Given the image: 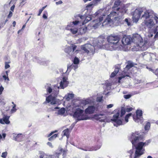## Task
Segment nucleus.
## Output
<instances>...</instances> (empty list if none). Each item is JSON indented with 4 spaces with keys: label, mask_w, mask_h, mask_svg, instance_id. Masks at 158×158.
<instances>
[{
    "label": "nucleus",
    "mask_w": 158,
    "mask_h": 158,
    "mask_svg": "<svg viewBox=\"0 0 158 158\" xmlns=\"http://www.w3.org/2000/svg\"><path fill=\"white\" fill-rule=\"evenodd\" d=\"M102 10H100L95 13L96 16L99 15L101 16L99 19L94 21V24L93 27L94 29L98 28L101 24H102V26H103L108 25H110L113 23H115L117 25L123 23L124 12L123 9L117 8L116 11L111 12L102 23V22L103 19L105 18L106 15L102 13Z\"/></svg>",
    "instance_id": "obj_1"
},
{
    "label": "nucleus",
    "mask_w": 158,
    "mask_h": 158,
    "mask_svg": "<svg viewBox=\"0 0 158 158\" xmlns=\"http://www.w3.org/2000/svg\"><path fill=\"white\" fill-rule=\"evenodd\" d=\"M142 137L141 135L138 132L133 133L131 135V142L135 147V150L133 158H139L140 156L144 153L145 149L143 147L147 146L150 142V140L146 141L145 142H139L142 140Z\"/></svg>",
    "instance_id": "obj_2"
},
{
    "label": "nucleus",
    "mask_w": 158,
    "mask_h": 158,
    "mask_svg": "<svg viewBox=\"0 0 158 158\" xmlns=\"http://www.w3.org/2000/svg\"><path fill=\"white\" fill-rule=\"evenodd\" d=\"M76 20L69 23L66 27L67 30H70L73 34H75L77 32L79 34L78 29L75 27L81 26V24H85L91 19V16L89 15L85 17L80 14L75 16Z\"/></svg>",
    "instance_id": "obj_3"
},
{
    "label": "nucleus",
    "mask_w": 158,
    "mask_h": 158,
    "mask_svg": "<svg viewBox=\"0 0 158 158\" xmlns=\"http://www.w3.org/2000/svg\"><path fill=\"white\" fill-rule=\"evenodd\" d=\"M120 39L119 36L111 35L107 38L108 43L103 45L101 48L111 51L114 50L118 47Z\"/></svg>",
    "instance_id": "obj_4"
},
{
    "label": "nucleus",
    "mask_w": 158,
    "mask_h": 158,
    "mask_svg": "<svg viewBox=\"0 0 158 158\" xmlns=\"http://www.w3.org/2000/svg\"><path fill=\"white\" fill-rule=\"evenodd\" d=\"M132 41L135 43L136 45L138 47V50L143 51L147 50L150 46L149 42L147 38L143 40L140 35L135 34L133 35Z\"/></svg>",
    "instance_id": "obj_5"
},
{
    "label": "nucleus",
    "mask_w": 158,
    "mask_h": 158,
    "mask_svg": "<svg viewBox=\"0 0 158 158\" xmlns=\"http://www.w3.org/2000/svg\"><path fill=\"white\" fill-rule=\"evenodd\" d=\"M46 90L47 92L49 93H52V94L53 95L52 96V95H50L48 97H47L46 98V101L48 103H49L51 102V103L52 104H55L56 103V96L58 94L59 90H56L55 91H54V90H52V89L50 86H48L47 88L46 89Z\"/></svg>",
    "instance_id": "obj_6"
},
{
    "label": "nucleus",
    "mask_w": 158,
    "mask_h": 158,
    "mask_svg": "<svg viewBox=\"0 0 158 158\" xmlns=\"http://www.w3.org/2000/svg\"><path fill=\"white\" fill-rule=\"evenodd\" d=\"M83 110L82 108H77L76 110H74L75 111L73 114V117L75 118H77L75 124L79 120H85L88 119V118L84 115Z\"/></svg>",
    "instance_id": "obj_7"
},
{
    "label": "nucleus",
    "mask_w": 158,
    "mask_h": 158,
    "mask_svg": "<svg viewBox=\"0 0 158 158\" xmlns=\"http://www.w3.org/2000/svg\"><path fill=\"white\" fill-rule=\"evenodd\" d=\"M96 46L92 45L90 44H86L81 46V48L84 52L89 55H93L94 53Z\"/></svg>",
    "instance_id": "obj_8"
},
{
    "label": "nucleus",
    "mask_w": 158,
    "mask_h": 158,
    "mask_svg": "<svg viewBox=\"0 0 158 158\" xmlns=\"http://www.w3.org/2000/svg\"><path fill=\"white\" fill-rule=\"evenodd\" d=\"M77 46L72 44L70 46H67L64 49V51L69 56H72L77 53L80 50L76 49Z\"/></svg>",
    "instance_id": "obj_9"
},
{
    "label": "nucleus",
    "mask_w": 158,
    "mask_h": 158,
    "mask_svg": "<svg viewBox=\"0 0 158 158\" xmlns=\"http://www.w3.org/2000/svg\"><path fill=\"white\" fill-rule=\"evenodd\" d=\"M134 65V64L133 62L130 61L128 62L127 64L124 68L123 73V74L124 73V75H123L121 77H119V81L122 78H125L126 77H130L129 70L133 67Z\"/></svg>",
    "instance_id": "obj_10"
},
{
    "label": "nucleus",
    "mask_w": 158,
    "mask_h": 158,
    "mask_svg": "<svg viewBox=\"0 0 158 158\" xmlns=\"http://www.w3.org/2000/svg\"><path fill=\"white\" fill-rule=\"evenodd\" d=\"M143 9L142 8H138L136 9L135 11L132 12V19L134 22L137 23L141 15L142 14Z\"/></svg>",
    "instance_id": "obj_11"
},
{
    "label": "nucleus",
    "mask_w": 158,
    "mask_h": 158,
    "mask_svg": "<svg viewBox=\"0 0 158 158\" xmlns=\"http://www.w3.org/2000/svg\"><path fill=\"white\" fill-rule=\"evenodd\" d=\"M153 12L152 10L143 9L141 19L145 21L150 18H152Z\"/></svg>",
    "instance_id": "obj_12"
},
{
    "label": "nucleus",
    "mask_w": 158,
    "mask_h": 158,
    "mask_svg": "<svg viewBox=\"0 0 158 158\" xmlns=\"http://www.w3.org/2000/svg\"><path fill=\"white\" fill-rule=\"evenodd\" d=\"M120 112L118 111L113 116V118L111 119L112 121L114 122V126L117 127L118 125H119L123 124L121 120L118 119V116L119 115Z\"/></svg>",
    "instance_id": "obj_13"
},
{
    "label": "nucleus",
    "mask_w": 158,
    "mask_h": 158,
    "mask_svg": "<svg viewBox=\"0 0 158 158\" xmlns=\"http://www.w3.org/2000/svg\"><path fill=\"white\" fill-rule=\"evenodd\" d=\"M72 108L73 110H76L77 108H82L84 109L81 101L77 99L74 100L72 101L71 103Z\"/></svg>",
    "instance_id": "obj_14"
},
{
    "label": "nucleus",
    "mask_w": 158,
    "mask_h": 158,
    "mask_svg": "<svg viewBox=\"0 0 158 158\" xmlns=\"http://www.w3.org/2000/svg\"><path fill=\"white\" fill-rule=\"evenodd\" d=\"M142 111L141 110H138L136 112V115H133V118L135 122L139 123H142L143 118L142 117Z\"/></svg>",
    "instance_id": "obj_15"
},
{
    "label": "nucleus",
    "mask_w": 158,
    "mask_h": 158,
    "mask_svg": "<svg viewBox=\"0 0 158 158\" xmlns=\"http://www.w3.org/2000/svg\"><path fill=\"white\" fill-rule=\"evenodd\" d=\"M67 78L66 77H64L61 80V81L60 83V86H58L55 85L54 87L56 89V88L58 89L59 88L61 89H64L69 84V82L67 80Z\"/></svg>",
    "instance_id": "obj_16"
},
{
    "label": "nucleus",
    "mask_w": 158,
    "mask_h": 158,
    "mask_svg": "<svg viewBox=\"0 0 158 158\" xmlns=\"http://www.w3.org/2000/svg\"><path fill=\"white\" fill-rule=\"evenodd\" d=\"M143 57L147 61H150L152 60V58H155V55L152 53H148L147 52H143L142 53Z\"/></svg>",
    "instance_id": "obj_17"
},
{
    "label": "nucleus",
    "mask_w": 158,
    "mask_h": 158,
    "mask_svg": "<svg viewBox=\"0 0 158 158\" xmlns=\"http://www.w3.org/2000/svg\"><path fill=\"white\" fill-rule=\"evenodd\" d=\"M95 118L96 119L99 120L101 122H108L106 117L105 114H98L95 115Z\"/></svg>",
    "instance_id": "obj_18"
},
{
    "label": "nucleus",
    "mask_w": 158,
    "mask_h": 158,
    "mask_svg": "<svg viewBox=\"0 0 158 158\" xmlns=\"http://www.w3.org/2000/svg\"><path fill=\"white\" fill-rule=\"evenodd\" d=\"M132 41V39L129 36L123 37L122 40V44L124 45L130 44Z\"/></svg>",
    "instance_id": "obj_19"
},
{
    "label": "nucleus",
    "mask_w": 158,
    "mask_h": 158,
    "mask_svg": "<svg viewBox=\"0 0 158 158\" xmlns=\"http://www.w3.org/2000/svg\"><path fill=\"white\" fill-rule=\"evenodd\" d=\"M144 23L148 27L150 28H152L155 25L153 19L151 18L144 21Z\"/></svg>",
    "instance_id": "obj_20"
},
{
    "label": "nucleus",
    "mask_w": 158,
    "mask_h": 158,
    "mask_svg": "<svg viewBox=\"0 0 158 158\" xmlns=\"http://www.w3.org/2000/svg\"><path fill=\"white\" fill-rule=\"evenodd\" d=\"M84 24H81L80 28H78L79 34H80L81 35L85 34V33L87 30V27L86 26H84Z\"/></svg>",
    "instance_id": "obj_21"
},
{
    "label": "nucleus",
    "mask_w": 158,
    "mask_h": 158,
    "mask_svg": "<svg viewBox=\"0 0 158 158\" xmlns=\"http://www.w3.org/2000/svg\"><path fill=\"white\" fill-rule=\"evenodd\" d=\"M95 110L96 108L94 106H90L85 110V112L86 114H92L94 113Z\"/></svg>",
    "instance_id": "obj_22"
},
{
    "label": "nucleus",
    "mask_w": 158,
    "mask_h": 158,
    "mask_svg": "<svg viewBox=\"0 0 158 158\" xmlns=\"http://www.w3.org/2000/svg\"><path fill=\"white\" fill-rule=\"evenodd\" d=\"M64 153L61 152L59 153H56V157L54 158V157H47L46 158H63ZM44 155L43 154H41L40 156V158H44Z\"/></svg>",
    "instance_id": "obj_23"
},
{
    "label": "nucleus",
    "mask_w": 158,
    "mask_h": 158,
    "mask_svg": "<svg viewBox=\"0 0 158 158\" xmlns=\"http://www.w3.org/2000/svg\"><path fill=\"white\" fill-rule=\"evenodd\" d=\"M9 117L8 116H5L2 119H0V123L2 124H4L5 123L6 124H8L10 123V121H9Z\"/></svg>",
    "instance_id": "obj_24"
},
{
    "label": "nucleus",
    "mask_w": 158,
    "mask_h": 158,
    "mask_svg": "<svg viewBox=\"0 0 158 158\" xmlns=\"http://www.w3.org/2000/svg\"><path fill=\"white\" fill-rule=\"evenodd\" d=\"M23 138V136L21 134H18L16 135H13L14 139L15 141H20Z\"/></svg>",
    "instance_id": "obj_25"
},
{
    "label": "nucleus",
    "mask_w": 158,
    "mask_h": 158,
    "mask_svg": "<svg viewBox=\"0 0 158 158\" xmlns=\"http://www.w3.org/2000/svg\"><path fill=\"white\" fill-rule=\"evenodd\" d=\"M78 68V64H72L71 65L69 66H68L67 70L66 71V72L67 71H69V72L70 71L71 69H73L75 70Z\"/></svg>",
    "instance_id": "obj_26"
},
{
    "label": "nucleus",
    "mask_w": 158,
    "mask_h": 158,
    "mask_svg": "<svg viewBox=\"0 0 158 158\" xmlns=\"http://www.w3.org/2000/svg\"><path fill=\"white\" fill-rule=\"evenodd\" d=\"M121 2V0H116L115 1L114 5L112 7L113 10H114V11H115V10H116V9L118 8L117 7L119 5Z\"/></svg>",
    "instance_id": "obj_27"
},
{
    "label": "nucleus",
    "mask_w": 158,
    "mask_h": 158,
    "mask_svg": "<svg viewBox=\"0 0 158 158\" xmlns=\"http://www.w3.org/2000/svg\"><path fill=\"white\" fill-rule=\"evenodd\" d=\"M119 68L118 67H116L114 71L110 75L111 77H114L118 73L119 71Z\"/></svg>",
    "instance_id": "obj_28"
},
{
    "label": "nucleus",
    "mask_w": 158,
    "mask_h": 158,
    "mask_svg": "<svg viewBox=\"0 0 158 158\" xmlns=\"http://www.w3.org/2000/svg\"><path fill=\"white\" fill-rule=\"evenodd\" d=\"M101 0H94V1H95V2H94L93 3H90L86 7V9L87 10H88L89 8H91L92 6L93 5H96L97 3L99 2Z\"/></svg>",
    "instance_id": "obj_29"
},
{
    "label": "nucleus",
    "mask_w": 158,
    "mask_h": 158,
    "mask_svg": "<svg viewBox=\"0 0 158 158\" xmlns=\"http://www.w3.org/2000/svg\"><path fill=\"white\" fill-rule=\"evenodd\" d=\"M152 18H153L155 20L156 23L158 24V15L154 12H153Z\"/></svg>",
    "instance_id": "obj_30"
},
{
    "label": "nucleus",
    "mask_w": 158,
    "mask_h": 158,
    "mask_svg": "<svg viewBox=\"0 0 158 158\" xmlns=\"http://www.w3.org/2000/svg\"><path fill=\"white\" fill-rule=\"evenodd\" d=\"M62 133L63 135V136H66L67 138H68L69 137V129L67 128L65 129L62 131Z\"/></svg>",
    "instance_id": "obj_31"
},
{
    "label": "nucleus",
    "mask_w": 158,
    "mask_h": 158,
    "mask_svg": "<svg viewBox=\"0 0 158 158\" xmlns=\"http://www.w3.org/2000/svg\"><path fill=\"white\" fill-rule=\"evenodd\" d=\"M82 103V105L83 107L85 106V105L86 104H88L91 102V101L89 99H86L85 100H83L81 101Z\"/></svg>",
    "instance_id": "obj_32"
},
{
    "label": "nucleus",
    "mask_w": 158,
    "mask_h": 158,
    "mask_svg": "<svg viewBox=\"0 0 158 158\" xmlns=\"http://www.w3.org/2000/svg\"><path fill=\"white\" fill-rule=\"evenodd\" d=\"M74 97V94H73L69 93L67 96H66V99L68 101L72 99Z\"/></svg>",
    "instance_id": "obj_33"
},
{
    "label": "nucleus",
    "mask_w": 158,
    "mask_h": 158,
    "mask_svg": "<svg viewBox=\"0 0 158 158\" xmlns=\"http://www.w3.org/2000/svg\"><path fill=\"white\" fill-rule=\"evenodd\" d=\"M65 109L64 108H62L58 110V114L60 115H62L65 113Z\"/></svg>",
    "instance_id": "obj_34"
},
{
    "label": "nucleus",
    "mask_w": 158,
    "mask_h": 158,
    "mask_svg": "<svg viewBox=\"0 0 158 158\" xmlns=\"http://www.w3.org/2000/svg\"><path fill=\"white\" fill-rule=\"evenodd\" d=\"M126 111V108L124 107H122L121 110V116H122L124 115Z\"/></svg>",
    "instance_id": "obj_35"
},
{
    "label": "nucleus",
    "mask_w": 158,
    "mask_h": 158,
    "mask_svg": "<svg viewBox=\"0 0 158 158\" xmlns=\"http://www.w3.org/2000/svg\"><path fill=\"white\" fill-rule=\"evenodd\" d=\"M131 19L129 18H126L124 20L125 22L126 23H127L128 26H130L131 25Z\"/></svg>",
    "instance_id": "obj_36"
},
{
    "label": "nucleus",
    "mask_w": 158,
    "mask_h": 158,
    "mask_svg": "<svg viewBox=\"0 0 158 158\" xmlns=\"http://www.w3.org/2000/svg\"><path fill=\"white\" fill-rule=\"evenodd\" d=\"M150 127V123L149 122L147 123L144 127L145 130H148L149 129Z\"/></svg>",
    "instance_id": "obj_37"
},
{
    "label": "nucleus",
    "mask_w": 158,
    "mask_h": 158,
    "mask_svg": "<svg viewBox=\"0 0 158 158\" xmlns=\"http://www.w3.org/2000/svg\"><path fill=\"white\" fill-rule=\"evenodd\" d=\"M131 113H129L127 114L125 117V121L126 123H127L128 122V118L132 115Z\"/></svg>",
    "instance_id": "obj_38"
},
{
    "label": "nucleus",
    "mask_w": 158,
    "mask_h": 158,
    "mask_svg": "<svg viewBox=\"0 0 158 158\" xmlns=\"http://www.w3.org/2000/svg\"><path fill=\"white\" fill-rule=\"evenodd\" d=\"M79 62V59L76 57H75L73 60V63L74 64H78Z\"/></svg>",
    "instance_id": "obj_39"
},
{
    "label": "nucleus",
    "mask_w": 158,
    "mask_h": 158,
    "mask_svg": "<svg viewBox=\"0 0 158 158\" xmlns=\"http://www.w3.org/2000/svg\"><path fill=\"white\" fill-rule=\"evenodd\" d=\"M57 137V135L55 134L51 137L49 138L48 140L49 141H52L55 139Z\"/></svg>",
    "instance_id": "obj_40"
},
{
    "label": "nucleus",
    "mask_w": 158,
    "mask_h": 158,
    "mask_svg": "<svg viewBox=\"0 0 158 158\" xmlns=\"http://www.w3.org/2000/svg\"><path fill=\"white\" fill-rule=\"evenodd\" d=\"M16 106V105L14 104V106H13L11 110V113H14L16 111L17 109L15 108Z\"/></svg>",
    "instance_id": "obj_41"
},
{
    "label": "nucleus",
    "mask_w": 158,
    "mask_h": 158,
    "mask_svg": "<svg viewBox=\"0 0 158 158\" xmlns=\"http://www.w3.org/2000/svg\"><path fill=\"white\" fill-rule=\"evenodd\" d=\"M102 98L103 96L102 95L98 97L97 98L96 101L98 102H100L102 101Z\"/></svg>",
    "instance_id": "obj_42"
},
{
    "label": "nucleus",
    "mask_w": 158,
    "mask_h": 158,
    "mask_svg": "<svg viewBox=\"0 0 158 158\" xmlns=\"http://www.w3.org/2000/svg\"><path fill=\"white\" fill-rule=\"evenodd\" d=\"M132 96V95L131 94H128L127 95H123V97L126 99H128L130 98Z\"/></svg>",
    "instance_id": "obj_43"
},
{
    "label": "nucleus",
    "mask_w": 158,
    "mask_h": 158,
    "mask_svg": "<svg viewBox=\"0 0 158 158\" xmlns=\"http://www.w3.org/2000/svg\"><path fill=\"white\" fill-rule=\"evenodd\" d=\"M130 154V158H132V155L134 153V151L133 149L131 150L128 152Z\"/></svg>",
    "instance_id": "obj_44"
},
{
    "label": "nucleus",
    "mask_w": 158,
    "mask_h": 158,
    "mask_svg": "<svg viewBox=\"0 0 158 158\" xmlns=\"http://www.w3.org/2000/svg\"><path fill=\"white\" fill-rule=\"evenodd\" d=\"M7 154V153L6 152H3L2 153L1 156L3 158H6Z\"/></svg>",
    "instance_id": "obj_45"
},
{
    "label": "nucleus",
    "mask_w": 158,
    "mask_h": 158,
    "mask_svg": "<svg viewBox=\"0 0 158 158\" xmlns=\"http://www.w3.org/2000/svg\"><path fill=\"white\" fill-rule=\"evenodd\" d=\"M3 77V78L5 80H7L8 81H9V79L8 77V76H7L6 75H4L2 76Z\"/></svg>",
    "instance_id": "obj_46"
},
{
    "label": "nucleus",
    "mask_w": 158,
    "mask_h": 158,
    "mask_svg": "<svg viewBox=\"0 0 158 158\" xmlns=\"http://www.w3.org/2000/svg\"><path fill=\"white\" fill-rule=\"evenodd\" d=\"M12 12L11 11H10L9 14L7 16V18H10L12 16Z\"/></svg>",
    "instance_id": "obj_47"
},
{
    "label": "nucleus",
    "mask_w": 158,
    "mask_h": 158,
    "mask_svg": "<svg viewBox=\"0 0 158 158\" xmlns=\"http://www.w3.org/2000/svg\"><path fill=\"white\" fill-rule=\"evenodd\" d=\"M153 33H148V36L149 37V38H150V37H152L153 36Z\"/></svg>",
    "instance_id": "obj_48"
},
{
    "label": "nucleus",
    "mask_w": 158,
    "mask_h": 158,
    "mask_svg": "<svg viewBox=\"0 0 158 158\" xmlns=\"http://www.w3.org/2000/svg\"><path fill=\"white\" fill-rule=\"evenodd\" d=\"M132 110V108H129L126 109V110L127 112H129L131 111Z\"/></svg>",
    "instance_id": "obj_49"
},
{
    "label": "nucleus",
    "mask_w": 158,
    "mask_h": 158,
    "mask_svg": "<svg viewBox=\"0 0 158 158\" xmlns=\"http://www.w3.org/2000/svg\"><path fill=\"white\" fill-rule=\"evenodd\" d=\"M113 106V104H110L107 106V108L108 109L112 107Z\"/></svg>",
    "instance_id": "obj_50"
},
{
    "label": "nucleus",
    "mask_w": 158,
    "mask_h": 158,
    "mask_svg": "<svg viewBox=\"0 0 158 158\" xmlns=\"http://www.w3.org/2000/svg\"><path fill=\"white\" fill-rule=\"evenodd\" d=\"M10 67V66L9 64H7L6 63H5V68L6 69H7V68H9Z\"/></svg>",
    "instance_id": "obj_51"
},
{
    "label": "nucleus",
    "mask_w": 158,
    "mask_h": 158,
    "mask_svg": "<svg viewBox=\"0 0 158 158\" xmlns=\"http://www.w3.org/2000/svg\"><path fill=\"white\" fill-rule=\"evenodd\" d=\"M47 144L51 148L53 147V146L52 144V143L50 142H48L47 143Z\"/></svg>",
    "instance_id": "obj_52"
},
{
    "label": "nucleus",
    "mask_w": 158,
    "mask_h": 158,
    "mask_svg": "<svg viewBox=\"0 0 158 158\" xmlns=\"http://www.w3.org/2000/svg\"><path fill=\"white\" fill-rule=\"evenodd\" d=\"M62 3V2L61 0H60V1H59L58 2H56V5L61 4Z\"/></svg>",
    "instance_id": "obj_53"
},
{
    "label": "nucleus",
    "mask_w": 158,
    "mask_h": 158,
    "mask_svg": "<svg viewBox=\"0 0 158 158\" xmlns=\"http://www.w3.org/2000/svg\"><path fill=\"white\" fill-rule=\"evenodd\" d=\"M154 73L156 75H158V69H157L154 72Z\"/></svg>",
    "instance_id": "obj_54"
},
{
    "label": "nucleus",
    "mask_w": 158,
    "mask_h": 158,
    "mask_svg": "<svg viewBox=\"0 0 158 158\" xmlns=\"http://www.w3.org/2000/svg\"><path fill=\"white\" fill-rule=\"evenodd\" d=\"M15 7V5H13L10 8V10L13 11Z\"/></svg>",
    "instance_id": "obj_55"
},
{
    "label": "nucleus",
    "mask_w": 158,
    "mask_h": 158,
    "mask_svg": "<svg viewBox=\"0 0 158 158\" xmlns=\"http://www.w3.org/2000/svg\"><path fill=\"white\" fill-rule=\"evenodd\" d=\"M42 11H43L42 10H41L40 9L39 10V12L38 14V15L40 16V15L41 13L42 12Z\"/></svg>",
    "instance_id": "obj_56"
},
{
    "label": "nucleus",
    "mask_w": 158,
    "mask_h": 158,
    "mask_svg": "<svg viewBox=\"0 0 158 158\" xmlns=\"http://www.w3.org/2000/svg\"><path fill=\"white\" fill-rule=\"evenodd\" d=\"M43 17L45 19H47L48 18L47 16L45 14H43Z\"/></svg>",
    "instance_id": "obj_57"
},
{
    "label": "nucleus",
    "mask_w": 158,
    "mask_h": 158,
    "mask_svg": "<svg viewBox=\"0 0 158 158\" xmlns=\"http://www.w3.org/2000/svg\"><path fill=\"white\" fill-rule=\"evenodd\" d=\"M12 24L13 25V26L14 27H15V26L16 25V23L15 21H13V22Z\"/></svg>",
    "instance_id": "obj_58"
},
{
    "label": "nucleus",
    "mask_w": 158,
    "mask_h": 158,
    "mask_svg": "<svg viewBox=\"0 0 158 158\" xmlns=\"http://www.w3.org/2000/svg\"><path fill=\"white\" fill-rule=\"evenodd\" d=\"M158 37V32H157L154 36V38Z\"/></svg>",
    "instance_id": "obj_59"
},
{
    "label": "nucleus",
    "mask_w": 158,
    "mask_h": 158,
    "mask_svg": "<svg viewBox=\"0 0 158 158\" xmlns=\"http://www.w3.org/2000/svg\"><path fill=\"white\" fill-rule=\"evenodd\" d=\"M54 133V132H51L48 135V137H50V136H51L53 134V133Z\"/></svg>",
    "instance_id": "obj_60"
},
{
    "label": "nucleus",
    "mask_w": 158,
    "mask_h": 158,
    "mask_svg": "<svg viewBox=\"0 0 158 158\" xmlns=\"http://www.w3.org/2000/svg\"><path fill=\"white\" fill-rule=\"evenodd\" d=\"M148 69H149V70L150 71H152L153 73H154V70L152 69H151L150 68H149Z\"/></svg>",
    "instance_id": "obj_61"
},
{
    "label": "nucleus",
    "mask_w": 158,
    "mask_h": 158,
    "mask_svg": "<svg viewBox=\"0 0 158 158\" xmlns=\"http://www.w3.org/2000/svg\"><path fill=\"white\" fill-rule=\"evenodd\" d=\"M47 6H44L43 7L42 9H40L41 10H42V11H43L44 9Z\"/></svg>",
    "instance_id": "obj_62"
},
{
    "label": "nucleus",
    "mask_w": 158,
    "mask_h": 158,
    "mask_svg": "<svg viewBox=\"0 0 158 158\" xmlns=\"http://www.w3.org/2000/svg\"><path fill=\"white\" fill-rule=\"evenodd\" d=\"M6 136V135L5 133H3L2 134V136L4 138H5Z\"/></svg>",
    "instance_id": "obj_63"
},
{
    "label": "nucleus",
    "mask_w": 158,
    "mask_h": 158,
    "mask_svg": "<svg viewBox=\"0 0 158 158\" xmlns=\"http://www.w3.org/2000/svg\"><path fill=\"white\" fill-rule=\"evenodd\" d=\"M147 158H153L151 156H148L147 157Z\"/></svg>",
    "instance_id": "obj_64"
}]
</instances>
